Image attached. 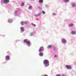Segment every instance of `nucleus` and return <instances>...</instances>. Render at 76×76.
<instances>
[{
	"label": "nucleus",
	"instance_id": "obj_1",
	"mask_svg": "<svg viewBox=\"0 0 76 76\" xmlns=\"http://www.w3.org/2000/svg\"><path fill=\"white\" fill-rule=\"evenodd\" d=\"M43 63L46 67L49 66V61L47 60H45L43 61Z\"/></svg>",
	"mask_w": 76,
	"mask_h": 76
},
{
	"label": "nucleus",
	"instance_id": "obj_2",
	"mask_svg": "<svg viewBox=\"0 0 76 76\" xmlns=\"http://www.w3.org/2000/svg\"><path fill=\"white\" fill-rule=\"evenodd\" d=\"M28 23V21H22L20 22V24L22 26H23L24 25H27Z\"/></svg>",
	"mask_w": 76,
	"mask_h": 76
},
{
	"label": "nucleus",
	"instance_id": "obj_3",
	"mask_svg": "<svg viewBox=\"0 0 76 76\" xmlns=\"http://www.w3.org/2000/svg\"><path fill=\"white\" fill-rule=\"evenodd\" d=\"M23 42L24 43V44L27 45L28 47H29V41H28L27 39H24L23 40Z\"/></svg>",
	"mask_w": 76,
	"mask_h": 76
},
{
	"label": "nucleus",
	"instance_id": "obj_4",
	"mask_svg": "<svg viewBox=\"0 0 76 76\" xmlns=\"http://www.w3.org/2000/svg\"><path fill=\"white\" fill-rule=\"evenodd\" d=\"M19 15V11H17L14 12V15H15V16H18V15Z\"/></svg>",
	"mask_w": 76,
	"mask_h": 76
},
{
	"label": "nucleus",
	"instance_id": "obj_5",
	"mask_svg": "<svg viewBox=\"0 0 76 76\" xmlns=\"http://www.w3.org/2000/svg\"><path fill=\"white\" fill-rule=\"evenodd\" d=\"M42 51H44V47H40L39 51V52H42Z\"/></svg>",
	"mask_w": 76,
	"mask_h": 76
},
{
	"label": "nucleus",
	"instance_id": "obj_6",
	"mask_svg": "<svg viewBox=\"0 0 76 76\" xmlns=\"http://www.w3.org/2000/svg\"><path fill=\"white\" fill-rule=\"evenodd\" d=\"M5 59L6 60H10V56L9 55L6 56L5 57Z\"/></svg>",
	"mask_w": 76,
	"mask_h": 76
},
{
	"label": "nucleus",
	"instance_id": "obj_7",
	"mask_svg": "<svg viewBox=\"0 0 76 76\" xmlns=\"http://www.w3.org/2000/svg\"><path fill=\"white\" fill-rule=\"evenodd\" d=\"M20 33H22V32H24V28L23 27H21L20 28Z\"/></svg>",
	"mask_w": 76,
	"mask_h": 76
},
{
	"label": "nucleus",
	"instance_id": "obj_8",
	"mask_svg": "<svg viewBox=\"0 0 76 76\" xmlns=\"http://www.w3.org/2000/svg\"><path fill=\"white\" fill-rule=\"evenodd\" d=\"M8 21L9 23H12V22H13V20L12 19H10L8 20Z\"/></svg>",
	"mask_w": 76,
	"mask_h": 76
},
{
	"label": "nucleus",
	"instance_id": "obj_9",
	"mask_svg": "<svg viewBox=\"0 0 76 76\" xmlns=\"http://www.w3.org/2000/svg\"><path fill=\"white\" fill-rule=\"evenodd\" d=\"M66 69H70L72 68L71 66L70 65H66Z\"/></svg>",
	"mask_w": 76,
	"mask_h": 76
},
{
	"label": "nucleus",
	"instance_id": "obj_10",
	"mask_svg": "<svg viewBox=\"0 0 76 76\" xmlns=\"http://www.w3.org/2000/svg\"><path fill=\"white\" fill-rule=\"evenodd\" d=\"M9 3V0H4V4H7Z\"/></svg>",
	"mask_w": 76,
	"mask_h": 76
},
{
	"label": "nucleus",
	"instance_id": "obj_11",
	"mask_svg": "<svg viewBox=\"0 0 76 76\" xmlns=\"http://www.w3.org/2000/svg\"><path fill=\"white\" fill-rule=\"evenodd\" d=\"M71 34L72 35H75L76 34V32L75 31H72L71 32Z\"/></svg>",
	"mask_w": 76,
	"mask_h": 76
},
{
	"label": "nucleus",
	"instance_id": "obj_12",
	"mask_svg": "<svg viewBox=\"0 0 76 76\" xmlns=\"http://www.w3.org/2000/svg\"><path fill=\"white\" fill-rule=\"evenodd\" d=\"M0 2L1 4H4V0H1Z\"/></svg>",
	"mask_w": 76,
	"mask_h": 76
},
{
	"label": "nucleus",
	"instance_id": "obj_13",
	"mask_svg": "<svg viewBox=\"0 0 76 76\" xmlns=\"http://www.w3.org/2000/svg\"><path fill=\"white\" fill-rule=\"evenodd\" d=\"M40 56L41 57H42L43 56V53L41 52L39 54Z\"/></svg>",
	"mask_w": 76,
	"mask_h": 76
},
{
	"label": "nucleus",
	"instance_id": "obj_14",
	"mask_svg": "<svg viewBox=\"0 0 76 76\" xmlns=\"http://www.w3.org/2000/svg\"><path fill=\"white\" fill-rule=\"evenodd\" d=\"M62 42L63 43H66V41L65 39H62Z\"/></svg>",
	"mask_w": 76,
	"mask_h": 76
},
{
	"label": "nucleus",
	"instance_id": "obj_15",
	"mask_svg": "<svg viewBox=\"0 0 76 76\" xmlns=\"http://www.w3.org/2000/svg\"><path fill=\"white\" fill-rule=\"evenodd\" d=\"M74 25L73 24H72V23L70 24H69V26L70 27H71L72 26H73Z\"/></svg>",
	"mask_w": 76,
	"mask_h": 76
},
{
	"label": "nucleus",
	"instance_id": "obj_16",
	"mask_svg": "<svg viewBox=\"0 0 76 76\" xmlns=\"http://www.w3.org/2000/svg\"><path fill=\"white\" fill-rule=\"evenodd\" d=\"M51 47H52V46H51V45H49L48 46V48H51Z\"/></svg>",
	"mask_w": 76,
	"mask_h": 76
},
{
	"label": "nucleus",
	"instance_id": "obj_17",
	"mask_svg": "<svg viewBox=\"0 0 76 76\" xmlns=\"http://www.w3.org/2000/svg\"><path fill=\"white\" fill-rule=\"evenodd\" d=\"M25 4V3H24V2H22L21 3V6H23Z\"/></svg>",
	"mask_w": 76,
	"mask_h": 76
},
{
	"label": "nucleus",
	"instance_id": "obj_18",
	"mask_svg": "<svg viewBox=\"0 0 76 76\" xmlns=\"http://www.w3.org/2000/svg\"><path fill=\"white\" fill-rule=\"evenodd\" d=\"M41 15V13H39V14L37 15H35V16L37 17L39 16H40Z\"/></svg>",
	"mask_w": 76,
	"mask_h": 76
},
{
	"label": "nucleus",
	"instance_id": "obj_19",
	"mask_svg": "<svg viewBox=\"0 0 76 76\" xmlns=\"http://www.w3.org/2000/svg\"><path fill=\"white\" fill-rule=\"evenodd\" d=\"M39 3H43V0H39Z\"/></svg>",
	"mask_w": 76,
	"mask_h": 76
},
{
	"label": "nucleus",
	"instance_id": "obj_20",
	"mask_svg": "<svg viewBox=\"0 0 76 76\" xmlns=\"http://www.w3.org/2000/svg\"><path fill=\"white\" fill-rule=\"evenodd\" d=\"M72 7H75V6H76V4H72Z\"/></svg>",
	"mask_w": 76,
	"mask_h": 76
},
{
	"label": "nucleus",
	"instance_id": "obj_21",
	"mask_svg": "<svg viewBox=\"0 0 76 76\" xmlns=\"http://www.w3.org/2000/svg\"><path fill=\"white\" fill-rule=\"evenodd\" d=\"M32 8V6H29V9H31Z\"/></svg>",
	"mask_w": 76,
	"mask_h": 76
},
{
	"label": "nucleus",
	"instance_id": "obj_22",
	"mask_svg": "<svg viewBox=\"0 0 76 76\" xmlns=\"http://www.w3.org/2000/svg\"><path fill=\"white\" fill-rule=\"evenodd\" d=\"M64 2H68L69 1V0H64Z\"/></svg>",
	"mask_w": 76,
	"mask_h": 76
},
{
	"label": "nucleus",
	"instance_id": "obj_23",
	"mask_svg": "<svg viewBox=\"0 0 76 76\" xmlns=\"http://www.w3.org/2000/svg\"><path fill=\"white\" fill-rule=\"evenodd\" d=\"M42 13L43 14H45V12L44 11H42Z\"/></svg>",
	"mask_w": 76,
	"mask_h": 76
},
{
	"label": "nucleus",
	"instance_id": "obj_24",
	"mask_svg": "<svg viewBox=\"0 0 76 76\" xmlns=\"http://www.w3.org/2000/svg\"><path fill=\"white\" fill-rule=\"evenodd\" d=\"M31 24L34 26H36V25H35V24H34L33 23H31Z\"/></svg>",
	"mask_w": 76,
	"mask_h": 76
},
{
	"label": "nucleus",
	"instance_id": "obj_25",
	"mask_svg": "<svg viewBox=\"0 0 76 76\" xmlns=\"http://www.w3.org/2000/svg\"><path fill=\"white\" fill-rule=\"evenodd\" d=\"M31 46V44H30V42H29V46Z\"/></svg>",
	"mask_w": 76,
	"mask_h": 76
},
{
	"label": "nucleus",
	"instance_id": "obj_26",
	"mask_svg": "<svg viewBox=\"0 0 76 76\" xmlns=\"http://www.w3.org/2000/svg\"><path fill=\"white\" fill-rule=\"evenodd\" d=\"M53 49L54 50H56V48H55V47H53Z\"/></svg>",
	"mask_w": 76,
	"mask_h": 76
},
{
	"label": "nucleus",
	"instance_id": "obj_27",
	"mask_svg": "<svg viewBox=\"0 0 76 76\" xmlns=\"http://www.w3.org/2000/svg\"><path fill=\"white\" fill-rule=\"evenodd\" d=\"M52 15H53V16H55V15H56V14H55V13H53V14H52Z\"/></svg>",
	"mask_w": 76,
	"mask_h": 76
},
{
	"label": "nucleus",
	"instance_id": "obj_28",
	"mask_svg": "<svg viewBox=\"0 0 76 76\" xmlns=\"http://www.w3.org/2000/svg\"><path fill=\"white\" fill-rule=\"evenodd\" d=\"M33 35V34H32V33H30V36H32V35Z\"/></svg>",
	"mask_w": 76,
	"mask_h": 76
},
{
	"label": "nucleus",
	"instance_id": "obj_29",
	"mask_svg": "<svg viewBox=\"0 0 76 76\" xmlns=\"http://www.w3.org/2000/svg\"><path fill=\"white\" fill-rule=\"evenodd\" d=\"M54 57L56 58L57 57V55H55L54 56Z\"/></svg>",
	"mask_w": 76,
	"mask_h": 76
},
{
	"label": "nucleus",
	"instance_id": "obj_30",
	"mask_svg": "<svg viewBox=\"0 0 76 76\" xmlns=\"http://www.w3.org/2000/svg\"><path fill=\"white\" fill-rule=\"evenodd\" d=\"M56 76H61L59 75L58 74L56 75Z\"/></svg>",
	"mask_w": 76,
	"mask_h": 76
},
{
	"label": "nucleus",
	"instance_id": "obj_31",
	"mask_svg": "<svg viewBox=\"0 0 76 76\" xmlns=\"http://www.w3.org/2000/svg\"><path fill=\"white\" fill-rule=\"evenodd\" d=\"M18 10H19V11H20V10H21L20 9H18Z\"/></svg>",
	"mask_w": 76,
	"mask_h": 76
},
{
	"label": "nucleus",
	"instance_id": "obj_32",
	"mask_svg": "<svg viewBox=\"0 0 76 76\" xmlns=\"http://www.w3.org/2000/svg\"><path fill=\"white\" fill-rule=\"evenodd\" d=\"M6 62H3V63H4V64H5V63H6Z\"/></svg>",
	"mask_w": 76,
	"mask_h": 76
},
{
	"label": "nucleus",
	"instance_id": "obj_33",
	"mask_svg": "<svg viewBox=\"0 0 76 76\" xmlns=\"http://www.w3.org/2000/svg\"><path fill=\"white\" fill-rule=\"evenodd\" d=\"M44 76H48V75H44Z\"/></svg>",
	"mask_w": 76,
	"mask_h": 76
},
{
	"label": "nucleus",
	"instance_id": "obj_34",
	"mask_svg": "<svg viewBox=\"0 0 76 76\" xmlns=\"http://www.w3.org/2000/svg\"><path fill=\"white\" fill-rule=\"evenodd\" d=\"M15 42H17V41H15Z\"/></svg>",
	"mask_w": 76,
	"mask_h": 76
},
{
	"label": "nucleus",
	"instance_id": "obj_35",
	"mask_svg": "<svg viewBox=\"0 0 76 76\" xmlns=\"http://www.w3.org/2000/svg\"><path fill=\"white\" fill-rule=\"evenodd\" d=\"M62 76H64V75H62Z\"/></svg>",
	"mask_w": 76,
	"mask_h": 76
}]
</instances>
